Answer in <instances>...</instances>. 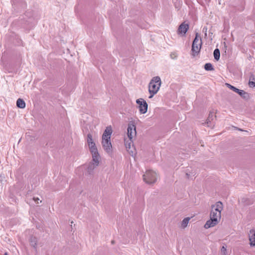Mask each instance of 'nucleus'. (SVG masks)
Wrapping results in <instances>:
<instances>
[{
    "label": "nucleus",
    "instance_id": "nucleus-1",
    "mask_svg": "<svg viewBox=\"0 0 255 255\" xmlns=\"http://www.w3.org/2000/svg\"><path fill=\"white\" fill-rule=\"evenodd\" d=\"M223 209V204L218 201L211 206L210 214V220H208L204 225L205 229L214 227L217 225L221 218V212Z\"/></svg>",
    "mask_w": 255,
    "mask_h": 255
},
{
    "label": "nucleus",
    "instance_id": "nucleus-2",
    "mask_svg": "<svg viewBox=\"0 0 255 255\" xmlns=\"http://www.w3.org/2000/svg\"><path fill=\"white\" fill-rule=\"evenodd\" d=\"M112 132V128H106L102 135V144L104 150L108 154H111L112 151V145L110 140Z\"/></svg>",
    "mask_w": 255,
    "mask_h": 255
},
{
    "label": "nucleus",
    "instance_id": "nucleus-3",
    "mask_svg": "<svg viewBox=\"0 0 255 255\" xmlns=\"http://www.w3.org/2000/svg\"><path fill=\"white\" fill-rule=\"evenodd\" d=\"M161 83V82L159 77L156 76L152 78L148 85V91L150 93L149 98H152L158 92Z\"/></svg>",
    "mask_w": 255,
    "mask_h": 255
},
{
    "label": "nucleus",
    "instance_id": "nucleus-4",
    "mask_svg": "<svg viewBox=\"0 0 255 255\" xmlns=\"http://www.w3.org/2000/svg\"><path fill=\"white\" fill-rule=\"evenodd\" d=\"M92 161L89 163L87 167V172L89 174H93L94 169L99 165L101 157L100 154H92Z\"/></svg>",
    "mask_w": 255,
    "mask_h": 255
},
{
    "label": "nucleus",
    "instance_id": "nucleus-5",
    "mask_svg": "<svg viewBox=\"0 0 255 255\" xmlns=\"http://www.w3.org/2000/svg\"><path fill=\"white\" fill-rule=\"evenodd\" d=\"M202 45V39L200 37L198 33H196L195 37L193 41L192 45V51L193 53V55L195 56L197 55L201 48Z\"/></svg>",
    "mask_w": 255,
    "mask_h": 255
},
{
    "label": "nucleus",
    "instance_id": "nucleus-6",
    "mask_svg": "<svg viewBox=\"0 0 255 255\" xmlns=\"http://www.w3.org/2000/svg\"><path fill=\"white\" fill-rule=\"evenodd\" d=\"M157 178V175L155 172L152 170H147L143 175V179L145 182L148 184L154 183Z\"/></svg>",
    "mask_w": 255,
    "mask_h": 255
},
{
    "label": "nucleus",
    "instance_id": "nucleus-7",
    "mask_svg": "<svg viewBox=\"0 0 255 255\" xmlns=\"http://www.w3.org/2000/svg\"><path fill=\"white\" fill-rule=\"evenodd\" d=\"M87 142L91 154H98V149L94 142L91 134L89 133L87 135Z\"/></svg>",
    "mask_w": 255,
    "mask_h": 255
},
{
    "label": "nucleus",
    "instance_id": "nucleus-8",
    "mask_svg": "<svg viewBox=\"0 0 255 255\" xmlns=\"http://www.w3.org/2000/svg\"><path fill=\"white\" fill-rule=\"evenodd\" d=\"M136 103L138 105V109L140 114H143L147 112L148 105L143 99H137Z\"/></svg>",
    "mask_w": 255,
    "mask_h": 255
},
{
    "label": "nucleus",
    "instance_id": "nucleus-9",
    "mask_svg": "<svg viewBox=\"0 0 255 255\" xmlns=\"http://www.w3.org/2000/svg\"><path fill=\"white\" fill-rule=\"evenodd\" d=\"M125 144L128 153L131 155L133 156L135 154V149L134 148L131 147L132 146V139H127V138H125Z\"/></svg>",
    "mask_w": 255,
    "mask_h": 255
},
{
    "label": "nucleus",
    "instance_id": "nucleus-10",
    "mask_svg": "<svg viewBox=\"0 0 255 255\" xmlns=\"http://www.w3.org/2000/svg\"><path fill=\"white\" fill-rule=\"evenodd\" d=\"M215 113H216V111L214 110H212L210 111L209 114L208 116V118L207 120H206V122H205V124L206 125V126H207L208 127L214 126V125L212 124V122L216 117V116L215 115Z\"/></svg>",
    "mask_w": 255,
    "mask_h": 255
},
{
    "label": "nucleus",
    "instance_id": "nucleus-11",
    "mask_svg": "<svg viewBox=\"0 0 255 255\" xmlns=\"http://www.w3.org/2000/svg\"><path fill=\"white\" fill-rule=\"evenodd\" d=\"M189 28V25L184 22L181 23L178 29L177 33L178 34L185 35Z\"/></svg>",
    "mask_w": 255,
    "mask_h": 255
},
{
    "label": "nucleus",
    "instance_id": "nucleus-12",
    "mask_svg": "<svg viewBox=\"0 0 255 255\" xmlns=\"http://www.w3.org/2000/svg\"><path fill=\"white\" fill-rule=\"evenodd\" d=\"M250 245L252 247L255 246V230H251L249 233Z\"/></svg>",
    "mask_w": 255,
    "mask_h": 255
},
{
    "label": "nucleus",
    "instance_id": "nucleus-13",
    "mask_svg": "<svg viewBox=\"0 0 255 255\" xmlns=\"http://www.w3.org/2000/svg\"><path fill=\"white\" fill-rule=\"evenodd\" d=\"M127 134L128 139H132L133 138L135 137L136 134V128H127Z\"/></svg>",
    "mask_w": 255,
    "mask_h": 255
},
{
    "label": "nucleus",
    "instance_id": "nucleus-14",
    "mask_svg": "<svg viewBox=\"0 0 255 255\" xmlns=\"http://www.w3.org/2000/svg\"><path fill=\"white\" fill-rule=\"evenodd\" d=\"M139 123V121L137 119H131L128 123V128H136L138 126Z\"/></svg>",
    "mask_w": 255,
    "mask_h": 255
},
{
    "label": "nucleus",
    "instance_id": "nucleus-15",
    "mask_svg": "<svg viewBox=\"0 0 255 255\" xmlns=\"http://www.w3.org/2000/svg\"><path fill=\"white\" fill-rule=\"evenodd\" d=\"M16 106L19 108L23 109L25 107V102L21 99H18L16 101Z\"/></svg>",
    "mask_w": 255,
    "mask_h": 255
},
{
    "label": "nucleus",
    "instance_id": "nucleus-16",
    "mask_svg": "<svg viewBox=\"0 0 255 255\" xmlns=\"http://www.w3.org/2000/svg\"><path fill=\"white\" fill-rule=\"evenodd\" d=\"M237 93L245 99H248L249 98V94L243 90H239Z\"/></svg>",
    "mask_w": 255,
    "mask_h": 255
},
{
    "label": "nucleus",
    "instance_id": "nucleus-17",
    "mask_svg": "<svg viewBox=\"0 0 255 255\" xmlns=\"http://www.w3.org/2000/svg\"><path fill=\"white\" fill-rule=\"evenodd\" d=\"M37 240L35 237H31L30 239V245L33 247L35 250L37 248Z\"/></svg>",
    "mask_w": 255,
    "mask_h": 255
},
{
    "label": "nucleus",
    "instance_id": "nucleus-18",
    "mask_svg": "<svg viewBox=\"0 0 255 255\" xmlns=\"http://www.w3.org/2000/svg\"><path fill=\"white\" fill-rule=\"evenodd\" d=\"M190 220V218L189 217L185 218L183 220L181 223V226L183 228H185L187 227Z\"/></svg>",
    "mask_w": 255,
    "mask_h": 255
},
{
    "label": "nucleus",
    "instance_id": "nucleus-19",
    "mask_svg": "<svg viewBox=\"0 0 255 255\" xmlns=\"http://www.w3.org/2000/svg\"><path fill=\"white\" fill-rule=\"evenodd\" d=\"M204 68L207 71H213L214 70L212 64L210 63L205 64Z\"/></svg>",
    "mask_w": 255,
    "mask_h": 255
},
{
    "label": "nucleus",
    "instance_id": "nucleus-20",
    "mask_svg": "<svg viewBox=\"0 0 255 255\" xmlns=\"http://www.w3.org/2000/svg\"><path fill=\"white\" fill-rule=\"evenodd\" d=\"M220 53L218 49H215L214 51V57L215 60H218L220 58Z\"/></svg>",
    "mask_w": 255,
    "mask_h": 255
},
{
    "label": "nucleus",
    "instance_id": "nucleus-21",
    "mask_svg": "<svg viewBox=\"0 0 255 255\" xmlns=\"http://www.w3.org/2000/svg\"><path fill=\"white\" fill-rule=\"evenodd\" d=\"M226 86L228 88H229L230 89L232 90L234 92H235L236 93H237V92H239V89H238V88H237L235 87L234 86L231 85V84H228V83H226Z\"/></svg>",
    "mask_w": 255,
    "mask_h": 255
},
{
    "label": "nucleus",
    "instance_id": "nucleus-22",
    "mask_svg": "<svg viewBox=\"0 0 255 255\" xmlns=\"http://www.w3.org/2000/svg\"><path fill=\"white\" fill-rule=\"evenodd\" d=\"M249 85L250 87H255V81L254 76L250 77Z\"/></svg>",
    "mask_w": 255,
    "mask_h": 255
},
{
    "label": "nucleus",
    "instance_id": "nucleus-23",
    "mask_svg": "<svg viewBox=\"0 0 255 255\" xmlns=\"http://www.w3.org/2000/svg\"><path fill=\"white\" fill-rule=\"evenodd\" d=\"M221 252L222 254H223L224 255H226V248L224 246H223L221 248Z\"/></svg>",
    "mask_w": 255,
    "mask_h": 255
},
{
    "label": "nucleus",
    "instance_id": "nucleus-24",
    "mask_svg": "<svg viewBox=\"0 0 255 255\" xmlns=\"http://www.w3.org/2000/svg\"><path fill=\"white\" fill-rule=\"evenodd\" d=\"M33 199L36 202V203H39L38 201L39 200V199L38 197H33Z\"/></svg>",
    "mask_w": 255,
    "mask_h": 255
},
{
    "label": "nucleus",
    "instance_id": "nucleus-25",
    "mask_svg": "<svg viewBox=\"0 0 255 255\" xmlns=\"http://www.w3.org/2000/svg\"><path fill=\"white\" fill-rule=\"evenodd\" d=\"M207 27H204L203 29V31L204 32H205V34L206 36L207 35Z\"/></svg>",
    "mask_w": 255,
    "mask_h": 255
},
{
    "label": "nucleus",
    "instance_id": "nucleus-26",
    "mask_svg": "<svg viewBox=\"0 0 255 255\" xmlns=\"http://www.w3.org/2000/svg\"><path fill=\"white\" fill-rule=\"evenodd\" d=\"M240 131H245V132H248V131L247 130H243L242 128H238Z\"/></svg>",
    "mask_w": 255,
    "mask_h": 255
},
{
    "label": "nucleus",
    "instance_id": "nucleus-27",
    "mask_svg": "<svg viewBox=\"0 0 255 255\" xmlns=\"http://www.w3.org/2000/svg\"><path fill=\"white\" fill-rule=\"evenodd\" d=\"M4 255H8V253H5Z\"/></svg>",
    "mask_w": 255,
    "mask_h": 255
},
{
    "label": "nucleus",
    "instance_id": "nucleus-28",
    "mask_svg": "<svg viewBox=\"0 0 255 255\" xmlns=\"http://www.w3.org/2000/svg\"><path fill=\"white\" fill-rule=\"evenodd\" d=\"M224 46H225V47H226V43H225V42H224Z\"/></svg>",
    "mask_w": 255,
    "mask_h": 255
},
{
    "label": "nucleus",
    "instance_id": "nucleus-29",
    "mask_svg": "<svg viewBox=\"0 0 255 255\" xmlns=\"http://www.w3.org/2000/svg\"><path fill=\"white\" fill-rule=\"evenodd\" d=\"M171 58H173V57L172 56V55H170Z\"/></svg>",
    "mask_w": 255,
    "mask_h": 255
},
{
    "label": "nucleus",
    "instance_id": "nucleus-30",
    "mask_svg": "<svg viewBox=\"0 0 255 255\" xmlns=\"http://www.w3.org/2000/svg\"><path fill=\"white\" fill-rule=\"evenodd\" d=\"M171 58H173V57L172 56V55H170Z\"/></svg>",
    "mask_w": 255,
    "mask_h": 255
},
{
    "label": "nucleus",
    "instance_id": "nucleus-31",
    "mask_svg": "<svg viewBox=\"0 0 255 255\" xmlns=\"http://www.w3.org/2000/svg\"><path fill=\"white\" fill-rule=\"evenodd\" d=\"M171 58H173V57L172 56V55H170Z\"/></svg>",
    "mask_w": 255,
    "mask_h": 255
}]
</instances>
